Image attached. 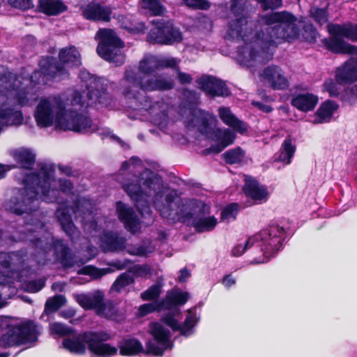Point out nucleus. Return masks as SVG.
<instances>
[{
  "instance_id": "nucleus-56",
  "label": "nucleus",
  "mask_w": 357,
  "mask_h": 357,
  "mask_svg": "<svg viewBox=\"0 0 357 357\" xmlns=\"http://www.w3.org/2000/svg\"><path fill=\"white\" fill-rule=\"evenodd\" d=\"M56 122L59 126H61L66 119L68 111L66 109V105L63 101L59 100L56 102Z\"/></svg>"
},
{
  "instance_id": "nucleus-8",
  "label": "nucleus",
  "mask_w": 357,
  "mask_h": 357,
  "mask_svg": "<svg viewBox=\"0 0 357 357\" xmlns=\"http://www.w3.org/2000/svg\"><path fill=\"white\" fill-rule=\"evenodd\" d=\"M96 36L99 40L96 52L100 57L116 66L123 65L125 56L121 50L125 47V43L115 31L111 29H99Z\"/></svg>"
},
{
  "instance_id": "nucleus-62",
  "label": "nucleus",
  "mask_w": 357,
  "mask_h": 357,
  "mask_svg": "<svg viewBox=\"0 0 357 357\" xmlns=\"http://www.w3.org/2000/svg\"><path fill=\"white\" fill-rule=\"evenodd\" d=\"M162 321L172 328L173 331H179L180 324L172 314H167L161 319Z\"/></svg>"
},
{
  "instance_id": "nucleus-46",
  "label": "nucleus",
  "mask_w": 357,
  "mask_h": 357,
  "mask_svg": "<svg viewBox=\"0 0 357 357\" xmlns=\"http://www.w3.org/2000/svg\"><path fill=\"white\" fill-rule=\"evenodd\" d=\"M338 26L339 31L343 34V37L351 41L357 42V24L349 22L338 24Z\"/></svg>"
},
{
  "instance_id": "nucleus-5",
  "label": "nucleus",
  "mask_w": 357,
  "mask_h": 357,
  "mask_svg": "<svg viewBox=\"0 0 357 357\" xmlns=\"http://www.w3.org/2000/svg\"><path fill=\"white\" fill-rule=\"evenodd\" d=\"M132 79H137L130 75ZM139 83L132 87V86H124L122 88V94L128 100H135V109L148 110L153 106L151 98L147 96V92L153 91H167L173 89L175 83L171 77L164 74L155 73L151 76L138 77Z\"/></svg>"
},
{
  "instance_id": "nucleus-22",
  "label": "nucleus",
  "mask_w": 357,
  "mask_h": 357,
  "mask_svg": "<svg viewBox=\"0 0 357 357\" xmlns=\"http://www.w3.org/2000/svg\"><path fill=\"white\" fill-rule=\"evenodd\" d=\"M261 78L266 82L273 90H286L289 86L288 79L282 68L276 65L264 68L260 73Z\"/></svg>"
},
{
  "instance_id": "nucleus-54",
  "label": "nucleus",
  "mask_w": 357,
  "mask_h": 357,
  "mask_svg": "<svg viewBox=\"0 0 357 357\" xmlns=\"http://www.w3.org/2000/svg\"><path fill=\"white\" fill-rule=\"evenodd\" d=\"M161 293V287L159 284H153L143 291L140 298L143 301H153L158 298Z\"/></svg>"
},
{
  "instance_id": "nucleus-20",
  "label": "nucleus",
  "mask_w": 357,
  "mask_h": 357,
  "mask_svg": "<svg viewBox=\"0 0 357 357\" xmlns=\"http://www.w3.org/2000/svg\"><path fill=\"white\" fill-rule=\"evenodd\" d=\"M112 14V8L110 6H103L98 2H91L81 7L82 17L91 22H109Z\"/></svg>"
},
{
  "instance_id": "nucleus-17",
  "label": "nucleus",
  "mask_w": 357,
  "mask_h": 357,
  "mask_svg": "<svg viewBox=\"0 0 357 357\" xmlns=\"http://www.w3.org/2000/svg\"><path fill=\"white\" fill-rule=\"evenodd\" d=\"M201 89L211 98L228 97L231 92L226 83L212 75H203L197 79Z\"/></svg>"
},
{
  "instance_id": "nucleus-51",
  "label": "nucleus",
  "mask_w": 357,
  "mask_h": 357,
  "mask_svg": "<svg viewBox=\"0 0 357 357\" xmlns=\"http://www.w3.org/2000/svg\"><path fill=\"white\" fill-rule=\"evenodd\" d=\"M238 210L239 204L238 203L234 202L227 204L221 211V220L224 221L225 220H229L230 218L236 220Z\"/></svg>"
},
{
  "instance_id": "nucleus-63",
  "label": "nucleus",
  "mask_w": 357,
  "mask_h": 357,
  "mask_svg": "<svg viewBox=\"0 0 357 357\" xmlns=\"http://www.w3.org/2000/svg\"><path fill=\"white\" fill-rule=\"evenodd\" d=\"M183 95L188 99L190 104V109L192 112L195 109V106L198 102L199 98L195 91L188 89H184Z\"/></svg>"
},
{
  "instance_id": "nucleus-32",
  "label": "nucleus",
  "mask_w": 357,
  "mask_h": 357,
  "mask_svg": "<svg viewBox=\"0 0 357 357\" xmlns=\"http://www.w3.org/2000/svg\"><path fill=\"white\" fill-rule=\"evenodd\" d=\"M318 101V97L313 93H298L291 98V104L299 111L307 112L315 108Z\"/></svg>"
},
{
  "instance_id": "nucleus-57",
  "label": "nucleus",
  "mask_w": 357,
  "mask_h": 357,
  "mask_svg": "<svg viewBox=\"0 0 357 357\" xmlns=\"http://www.w3.org/2000/svg\"><path fill=\"white\" fill-rule=\"evenodd\" d=\"M192 114L194 115L199 121L201 127L208 129L210 126V120L208 119L209 114L202 109L195 108Z\"/></svg>"
},
{
  "instance_id": "nucleus-21",
  "label": "nucleus",
  "mask_w": 357,
  "mask_h": 357,
  "mask_svg": "<svg viewBox=\"0 0 357 357\" xmlns=\"http://www.w3.org/2000/svg\"><path fill=\"white\" fill-rule=\"evenodd\" d=\"M125 192L130 197L142 215L151 213V209L146 199L147 195L142 189L139 182L128 183L123 186Z\"/></svg>"
},
{
  "instance_id": "nucleus-37",
  "label": "nucleus",
  "mask_w": 357,
  "mask_h": 357,
  "mask_svg": "<svg viewBox=\"0 0 357 357\" xmlns=\"http://www.w3.org/2000/svg\"><path fill=\"white\" fill-rule=\"evenodd\" d=\"M120 27L130 33H144L147 29L144 22L135 20L132 15H121L119 21Z\"/></svg>"
},
{
  "instance_id": "nucleus-39",
  "label": "nucleus",
  "mask_w": 357,
  "mask_h": 357,
  "mask_svg": "<svg viewBox=\"0 0 357 357\" xmlns=\"http://www.w3.org/2000/svg\"><path fill=\"white\" fill-rule=\"evenodd\" d=\"M59 59L63 66L66 65L70 68L79 67L82 63L79 53L75 47L61 50Z\"/></svg>"
},
{
  "instance_id": "nucleus-9",
  "label": "nucleus",
  "mask_w": 357,
  "mask_h": 357,
  "mask_svg": "<svg viewBox=\"0 0 357 357\" xmlns=\"http://www.w3.org/2000/svg\"><path fill=\"white\" fill-rule=\"evenodd\" d=\"M33 247L38 254L46 255L51 250H54L55 259L62 266L63 269L70 268L75 264V255L68 244L63 239L53 238L51 243L40 238H33L31 240Z\"/></svg>"
},
{
  "instance_id": "nucleus-26",
  "label": "nucleus",
  "mask_w": 357,
  "mask_h": 357,
  "mask_svg": "<svg viewBox=\"0 0 357 357\" xmlns=\"http://www.w3.org/2000/svg\"><path fill=\"white\" fill-rule=\"evenodd\" d=\"M34 118L40 128H47L52 125L54 112L50 102L47 99L40 101L36 107Z\"/></svg>"
},
{
  "instance_id": "nucleus-50",
  "label": "nucleus",
  "mask_w": 357,
  "mask_h": 357,
  "mask_svg": "<svg viewBox=\"0 0 357 357\" xmlns=\"http://www.w3.org/2000/svg\"><path fill=\"white\" fill-rule=\"evenodd\" d=\"M163 310L164 308L161 300H159L153 303L141 305L139 307L138 313L140 317H145L150 313L160 312Z\"/></svg>"
},
{
  "instance_id": "nucleus-12",
  "label": "nucleus",
  "mask_w": 357,
  "mask_h": 357,
  "mask_svg": "<svg viewBox=\"0 0 357 357\" xmlns=\"http://www.w3.org/2000/svg\"><path fill=\"white\" fill-rule=\"evenodd\" d=\"M149 333L160 346L155 344L152 340L147 341L146 342V354L161 356L166 349L172 348V343L170 342V331L160 323L151 322Z\"/></svg>"
},
{
  "instance_id": "nucleus-10",
  "label": "nucleus",
  "mask_w": 357,
  "mask_h": 357,
  "mask_svg": "<svg viewBox=\"0 0 357 357\" xmlns=\"http://www.w3.org/2000/svg\"><path fill=\"white\" fill-rule=\"evenodd\" d=\"M153 26L147 34V41L152 44L172 45L183 40L180 29L172 20L164 19L152 21Z\"/></svg>"
},
{
  "instance_id": "nucleus-27",
  "label": "nucleus",
  "mask_w": 357,
  "mask_h": 357,
  "mask_svg": "<svg viewBox=\"0 0 357 357\" xmlns=\"http://www.w3.org/2000/svg\"><path fill=\"white\" fill-rule=\"evenodd\" d=\"M101 247L105 252H118L126 248V239L117 233L106 231L101 237Z\"/></svg>"
},
{
  "instance_id": "nucleus-34",
  "label": "nucleus",
  "mask_w": 357,
  "mask_h": 357,
  "mask_svg": "<svg viewBox=\"0 0 357 357\" xmlns=\"http://www.w3.org/2000/svg\"><path fill=\"white\" fill-rule=\"evenodd\" d=\"M339 105L334 100H327L324 102L316 111L314 124H321L331 121L334 112L338 109Z\"/></svg>"
},
{
  "instance_id": "nucleus-35",
  "label": "nucleus",
  "mask_w": 357,
  "mask_h": 357,
  "mask_svg": "<svg viewBox=\"0 0 357 357\" xmlns=\"http://www.w3.org/2000/svg\"><path fill=\"white\" fill-rule=\"evenodd\" d=\"M40 12L47 16H56L68 10V6L62 0H38Z\"/></svg>"
},
{
  "instance_id": "nucleus-15",
  "label": "nucleus",
  "mask_w": 357,
  "mask_h": 357,
  "mask_svg": "<svg viewBox=\"0 0 357 357\" xmlns=\"http://www.w3.org/2000/svg\"><path fill=\"white\" fill-rule=\"evenodd\" d=\"M197 207L196 216H195L190 225L194 227L197 233L213 231L218 224V220L214 215H209L211 206L203 202H199Z\"/></svg>"
},
{
  "instance_id": "nucleus-13",
  "label": "nucleus",
  "mask_w": 357,
  "mask_h": 357,
  "mask_svg": "<svg viewBox=\"0 0 357 357\" xmlns=\"http://www.w3.org/2000/svg\"><path fill=\"white\" fill-rule=\"evenodd\" d=\"M58 182L59 190H56L59 192V197L61 202L59 203L60 206L56 210L57 219L62 229L68 236H71L74 234L75 226L70 214V208L66 204V200L60 197V191L63 193L73 195L74 186L73 183L68 179L59 178ZM56 203L58 204V202Z\"/></svg>"
},
{
  "instance_id": "nucleus-43",
  "label": "nucleus",
  "mask_w": 357,
  "mask_h": 357,
  "mask_svg": "<svg viewBox=\"0 0 357 357\" xmlns=\"http://www.w3.org/2000/svg\"><path fill=\"white\" fill-rule=\"evenodd\" d=\"M50 329L51 334L52 335H56L59 337H66L69 335H73L71 338H73L75 335H77L78 333H75L76 331L71 327L67 326L64 324L59 323V322H54L50 324ZM68 337L64 338L63 341L65 339H68Z\"/></svg>"
},
{
  "instance_id": "nucleus-36",
  "label": "nucleus",
  "mask_w": 357,
  "mask_h": 357,
  "mask_svg": "<svg viewBox=\"0 0 357 357\" xmlns=\"http://www.w3.org/2000/svg\"><path fill=\"white\" fill-rule=\"evenodd\" d=\"M296 151V144L293 143L291 137L288 136L282 143L279 152L275 154L274 161L289 165L291 163Z\"/></svg>"
},
{
  "instance_id": "nucleus-3",
  "label": "nucleus",
  "mask_w": 357,
  "mask_h": 357,
  "mask_svg": "<svg viewBox=\"0 0 357 357\" xmlns=\"http://www.w3.org/2000/svg\"><path fill=\"white\" fill-rule=\"evenodd\" d=\"M112 337V335L107 331H86L73 338L65 339L62 345L70 353L77 355H84L86 349L102 357H113L118 354V349L122 356L146 354L142 342L135 337L123 338L119 342L118 347L107 343Z\"/></svg>"
},
{
  "instance_id": "nucleus-55",
  "label": "nucleus",
  "mask_w": 357,
  "mask_h": 357,
  "mask_svg": "<svg viewBox=\"0 0 357 357\" xmlns=\"http://www.w3.org/2000/svg\"><path fill=\"white\" fill-rule=\"evenodd\" d=\"M336 80L331 78L325 80L323 84L324 89L327 91L330 97L337 98L340 96V88Z\"/></svg>"
},
{
  "instance_id": "nucleus-45",
  "label": "nucleus",
  "mask_w": 357,
  "mask_h": 357,
  "mask_svg": "<svg viewBox=\"0 0 357 357\" xmlns=\"http://www.w3.org/2000/svg\"><path fill=\"white\" fill-rule=\"evenodd\" d=\"M188 314L186 316L183 325H180L179 332L181 335L188 337L197 323L195 314H192V310H188Z\"/></svg>"
},
{
  "instance_id": "nucleus-23",
  "label": "nucleus",
  "mask_w": 357,
  "mask_h": 357,
  "mask_svg": "<svg viewBox=\"0 0 357 357\" xmlns=\"http://www.w3.org/2000/svg\"><path fill=\"white\" fill-rule=\"evenodd\" d=\"M91 126L92 120L90 117L77 111L69 110L66 121L60 127L64 130L86 133L89 131Z\"/></svg>"
},
{
  "instance_id": "nucleus-30",
  "label": "nucleus",
  "mask_w": 357,
  "mask_h": 357,
  "mask_svg": "<svg viewBox=\"0 0 357 357\" xmlns=\"http://www.w3.org/2000/svg\"><path fill=\"white\" fill-rule=\"evenodd\" d=\"M199 202L195 200L189 203H183L181 199L177 211L175 212V218H177L178 222L186 225H190L195 216H196L198 210L197 204Z\"/></svg>"
},
{
  "instance_id": "nucleus-14",
  "label": "nucleus",
  "mask_w": 357,
  "mask_h": 357,
  "mask_svg": "<svg viewBox=\"0 0 357 357\" xmlns=\"http://www.w3.org/2000/svg\"><path fill=\"white\" fill-rule=\"evenodd\" d=\"M329 38L322 40L326 50L336 54H349L357 56V46L347 43L343 34L339 31L338 24L331 23L327 26Z\"/></svg>"
},
{
  "instance_id": "nucleus-25",
  "label": "nucleus",
  "mask_w": 357,
  "mask_h": 357,
  "mask_svg": "<svg viewBox=\"0 0 357 357\" xmlns=\"http://www.w3.org/2000/svg\"><path fill=\"white\" fill-rule=\"evenodd\" d=\"M335 78L340 85H346L357 81V56L346 61L336 68Z\"/></svg>"
},
{
  "instance_id": "nucleus-31",
  "label": "nucleus",
  "mask_w": 357,
  "mask_h": 357,
  "mask_svg": "<svg viewBox=\"0 0 357 357\" xmlns=\"http://www.w3.org/2000/svg\"><path fill=\"white\" fill-rule=\"evenodd\" d=\"M243 192L247 197L255 201H261L268 195L267 189L260 186L259 181L251 176L245 179Z\"/></svg>"
},
{
  "instance_id": "nucleus-42",
  "label": "nucleus",
  "mask_w": 357,
  "mask_h": 357,
  "mask_svg": "<svg viewBox=\"0 0 357 357\" xmlns=\"http://www.w3.org/2000/svg\"><path fill=\"white\" fill-rule=\"evenodd\" d=\"M141 179L143 181V185L150 191H160L162 185V177L154 172L146 169L141 174Z\"/></svg>"
},
{
  "instance_id": "nucleus-29",
  "label": "nucleus",
  "mask_w": 357,
  "mask_h": 357,
  "mask_svg": "<svg viewBox=\"0 0 357 357\" xmlns=\"http://www.w3.org/2000/svg\"><path fill=\"white\" fill-rule=\"evenodd\" d=\"M214 137L217 141H220L218 144L213 145L208 149L204 150L206 153H219L224 149L232 144L236 139V134L228 128L224 130L218 128L214 132Z\"/></svg>"
},
{
  "instance_id": "nucleus-49",
  "label": "nucleus",
  "mask_w": 357,
  "mask_h": 357,
  "mask_svg": "<svg viewBox=\"0 0 357 357\" xmlns=\"http://www.w3.org/2000/svg\"><path fill=\"white\" fill-rule=\"evenodd\" d=\"M143 8L149 10L153 16L164 14L165 8L159 0H142Z\"/></svg>"
},
{
  "instance_id": "nucleus-53",
  "label": "nucleus",
  "mask_w": 357,
  "mask_h": 357,
  "mask_svg": "<svg viewBox=\"0 0 357 357\" xmlns=\"http://www.w3.org/2000/svg\"><path fill=\"white\" fill-rule=\"evenodd\" d=\"M134 282L135 280L132 276L128 273H123L114 282L112 288L120 291L121 289L132 284Z\"/></svg>"
},
{
  "instance_id": "nucleus-19",
  "label": "nucleus",
  "mask_w": 357,
  "mask_h": 357,
  "mask_svg": "<svg viewBox=\"0 0 357 357\" xmlns=\"http://www.w3.org/2000/svg\"><path fill=\"white\" fill-rule=\"evenodd\" d=\"M38 65L47 80L60 81L68 76L65 67L54 56H42Z\"/></svg>"
},
{
  "instance_id": "nucleus-38",
  "label": "nucleus",
  "mask_w": 357,
  "mask_h": 357,
  "mask_svg": "<svg viewBox=\"0 0 357 357\" xmlns=\"http://www.w3.org/2000/svg\"><path fill=\"white\" fill-rule=\"evenodd\" d=\"M0 120L6 126H20L24 118L22 111L13 107H0Z\"/></svg>"
},
{
  "instance_id": "nucleus-44",
  "label": "nucleus",
  "mask_w": 357,
  "mask_h": 357,
  "mask_svg": "<svg viewBox=\"0 0 357 357\" xmlns=\"http://www.w3.org/2000/svg\"><path fill=\"white\" fill-rule=\"evenodd\" d=\"M245 156V152L241 147L229 149L223 153L225 162L228 165L240 164Z\"/></svg>"
},
{
  "instance_id": "nucleus-52",
  "label": "nucleus",
  "mask_w": 357,
  "mask_h": 357,
  "mask_svg": "<svg viewBox=\"0 0 357 357\" xmlns=\"http://www.w3.org/2000/svg\"><path fill=\"white\" fill-rule=\"evenodd\" d=\"M102 307L98 309L97 314L98 315H104L106 318L114 319L117 316V309L112 302L104 303L103 297L102 298Z\"/></svg>"
},
{
  "instance_id": "nucleus-4",
  "label": "nucleus",
  "mask_w": 357,
  "mask_h": 357,
  "mask_svg": "<svg viewBox=\"0 0 357 357\" xmlns=\"http://www.w3.org/2000/svg\"><path fill=\"white\" fill-rule=\"evenodd\" d=\"M286 237L287 233L283 227L278 224H271L259 233L249 237L244 245H236L231 250V255L240 257L248 248H259L262 257L255 258L253 263H266L282 248Z\"/></svg>"
},
{
  "instance_id": "nucleus-28",
  "label": "nucleus",
  "mask_w": 357,
  "mask_h": 357,
  "mask_svg": "<svg viewBox=\"0 0 357 357\" xmlns=\"http://www.w3.org/2000/svg\"><path fill=\"white\" fill-rule=\"evenodd\" d=\"M190 295L187 291H183L178 287L167 291L165 298L161 300L164 310H172L185 305Z\"/></svg>"
},
{
  "instance_id": "nucleus-40",
  "label": "nucleus",
  "mask_w": 357,
  "mask_h": 357,
  "mask_svg": "<svg viewBox=\"0 0 357 357\" xmlns=\"http://www.w3.org/2000/svg\"><path fill=\"white\" fill-rule=\"evenodd\" d=\"M13 158L21 168L28 170L32 169L36 162V155L29 149L15 151Z\"/></svg>"
},
{
  "instance_id": "nucleus-2",
  "label": "nucleus",
  "mask_w": 357,
  "mask_h": 357,
  "mask_svg": "<svg viewBox=\"0 0 357 357\" xmlns=\"http://www.w3.org/2000/svg\"><path fill=\"white\" fill-rule=\"evenodd\" d=\"M39 171L28 173L23 183L24 187L18 190L17 195L10 197L6 203V209L10 213L22 215L36 211L35 202L41 199L47 203L61 201L56 188H51L52 177L54 173L53 165L40 163Z\"/></svg>"
},
{
  "instance_id": "nucleus-16",
  "label": "nucleus",
  "mask_w": 357,
  "mask_h": 357,
  "mask_svg": "<svg viewBox=\"0 0 357 357\" xmlns=\"http://www.w3.org/2000/svg\"><path fill=\"white\" fill-rule=\"evenodd\" d=\"M158 70L157 57L148 56L143 58L139 63L138 72L135 70H126L124 73L123 80L126 81L128 84L127 86H132L134 87L137 85L139 80L132 79L129 77L130 75L133 78L145 77L146 76H151L153 73Z\"/></svg>"
},
{
  "instance_id": "nucleus-24",
  "label": "nucleus",
  "mask_w": 357,
  "mask_h": 357,
  "mask_svg": "<svg viewBox=\"0 0 357 357\" xmlns=\"http://www.w3.org/2000/svg\"><path fill=\"white\" fill-rule=\"evenodd\" d=\"M116 213L124 227L130 233L135 234L139 225V220L134 209L121 201L116 202Z\"/></svg>"
},
{
  "instance_id": "nucleus-60",
  "label": "nucleus",
  "mask_w": 357,
  "mask_h": 357,
  "mask_svg": "<svg viewBox=\"0 0 357 357\" xmlns=\"http://www.w3.org/2000/svg\"><path fill=\"white\" fill-rule=\"evenodd\" d=\"M13 85L9 75L0 73V93L6 94L13 89Z\"/></svg>"
},
{
  "instance_id": "nucleus-47",
  "label": "nucleus",
  "mask_w": 357,
  "mask_h": 357,
  "mask_svg": "<svg viewBox=\"0 0 357 357\" xmlns=\"http://www.w3.org/2000/svg\"><path fill=\"white\" fill-rule=\"evenodd\" d=\"M310 15L317 24L322 26L328 22L329 13L328 7H313L310 9Z\"/></svg>"
},
{
  "instance_id": "nucleus-11",
  "label": "nucleus",
  "mask_w": 357,
  "mask_h": 357,
  "mask_svg": "<svg viewBox=\"0 0 357 357\" xmlns=\"http://www.w3.org/2000/svg\"><path fill=\"white\" fill-rule=\"evenodd\" d=\"M231 9L236 18L228 22L226 38L231 40H242L247 45L245 49L248 50V56L250 57V49L252 43L255 40V35H253L250 44H248L250 35L252 33V31H248V20L247 17L244 14L245 9L241 5H236L234 3L231 4ZM249 60L252 61L250 58Z\"/></svg>"
},
{
  "instance_id": "nucleus-7",
  "label": "nucleus",
  "mask_w": 357,
  "mask_h": 357,
  "mask_svg": "<svg viewBox=\"0 0 357 357\" xmlns=\"http://www.w3.org/2000/svg\"><path fill=\"white\" fill-rule=\"evenodd\" d=\"M6 332L0 337V348L7 349L36 342L40 334L34 321L28 319L13 325H6Z\"/></svg>"
},
{
  "instance_id": "nucleus-33",
  "label": "nucleus",
  "mask_w": 357,
  "mask_h": 357,
  "mask_svg": "<svg viewBox=\"0 0 357 357\" xmlns=\"http://www.w3.org/2000/svg\"><path fill=\"white\" fill-rule=\"evenodd\" d=\"M218 114L222 122L232 128L235 131L240 134H243L248 131L246 123L238 119L229 107H220Z\"/></svg>"
},
{
  "instance_id": "nucleus-61",
  "label": "nucleus",
  "mask_w": 357,
  "mask_h": 357,
  "mask_svg": "<svg viewBox=\"0 0 357 357\" xmlns=\"http://www.w3.org/2000/svg\"><path fill=\"white\" fill-rule=\"evenodd\" d=\"M12 7L22 10H26L33 7L32 0H8Z\"/></svg>"
},
{
  "instance_id": "nucleus-1",
  "label": "nucleus",
  "mask_w": 357,
  "mask_h": 357,
  "mask_svg": "<svg viewBox=\"0 0 357 357\" xmlns=\"http://www.w3.org/2000/svg\"><path fill=\"white\" fill-rule=\"evenodd\" d=\"M266 26L255 32L250 49V59L266 62L273 59V51L278 44L292 42L301 32L303 40L315 43L319 33L311 23H304L301 31L296 24V17L287 10L273 12L262 16Z\"/></svg>"
},
{
  "instance_id": "nucleus-6",
  "label": "nucleus",
  "mask_w": 357,
  "mask_h": 357,
  "mask_svg": "<svg viewBox=\"0 0 357 357\" xmlns=\"http://www.w3.org/2000/svg\"><path fill=\"white\" fill-rule=\"evenodd\" d=\"M80 78L86 82V91H75L71 99L72 105L86 109L93 104L98 103L105 106L110 104L111 96L107 91V84L101 78L86 72L80 73Z\"/></svg>"
},
{
  "instance_id": "nucleus-58",
  "label": "nucleus",
  "mask_w": 357,
  "mask_h": 357,
  "mask_svg": "<svg viewBox=\"0 0 357 357\" xmlns=\"http://www.w3.org/2000/svg\"><path fill=\"white\" fill-rule=\"evenodd\" d=\"M184 4L193 9L202 10H208L211 7V3L207 0H182Z\"/></svg>"
},
{
  "instance_id": "nucleus-59",
  "label": "nucleus",
  "mask_w": 357,
  "mask_h": 357,
  "mask_svg": "<svg viewBox=\"0 0 357 357\" xmlns=\"http://www.w3.org/2000/svg\"><path fill=\"white\" fill-rule=\"evenodd\" d=\"M45 282L44 278L29 281L26 284L27 290L31 293L38 292L45 286Z\"/></svg>"
},
{
  "instance_id": "nucleus-64",
  "label": "nucleus",
  "mask_w": 357,
  "mask_h": 357,
  "mask_svg": "<svg viewBox=\"0 0 357 357\" xmlns=\"http://www.w3.org/2000/svg\"><path fill=\"white\" fill-rule=\"evenodd\" d=\"M98 271L99 268L93 265H87L79 269L77 273L79 275L91 276L93 279H98Z\"/></svg>"
},
{
  "instance_id": "nucleus-41",
  "label": "nucleus",
  "mask_w": 357,
  "mask_h": 357,
  "mask_svg": "<svg viewBox=\"0 0 357 357\" xmlns=\"http://www.w3.org/2000/svg\"><path fill=\"white\" fill-rule=\"evenodd\" d=\"M102 296H103L100 294H95L92 296L80 294L77 296V301L84 310H96L97 312L98 308L101 309V307L103 306L102 304Z\"/></svg>"
},
{
  "instance_id": "nucleus-48",
  "label": "nucleus",
  "mask_w": 357,
  "mask_h": 357,
  "mask_svg": "<svg viewBox=\"0 0 357 357\" xmlns=\"http://www.w3.org/2000/svg\"><path fill=\"white\" fill-rule=\"evenodd\" d=\"M66 302V299L63 295H56L47 300L45 304V312L52 313L57 311Z\"/></svg>"
},
{
  "instance_id": "nucleus-18",
  "label": "nucleus",
  "mask_w": 357,
  "mask_h": 357,
  "mask_svg": "<svg viewBox=\"0 0 357 357\" xmlns=\"http://www.w3.org/2000/svg\"><path fill=\"white\" fill-rule=\"evenodd\" d=\"M163 196L162 191H158L154 197V204L163 218L174 219L181 197H178L176 192H169L165 195L164 202L160 203Z\"/></svg>"
}]
</instances>
